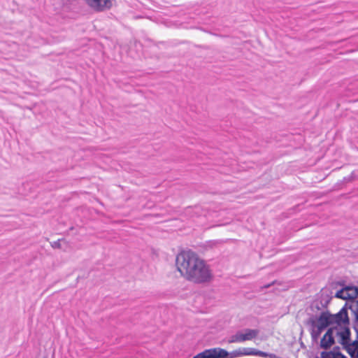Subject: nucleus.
<instances>
[{
	"instance_id": "f257e3e1",
	"label": "nucleus",
	"mask_w": 358,
	"mask_h": 358,
	"mask_svg": "<svg viewBox=\"0 0 358 358\" xmlns=\"http://www.w3.org/2000/svg\"><path fill=\"white\" fill-rule=\"evenodd\" d=\"M176 264L180 275L188 281L202 284L213 279L209 266L191 250H183L178 253Z\"/></svg>"
},
{
	"instance_id": "f03ea898",
	"label": "nucleus",
	"mask_w": 358,
	"mask_h": 358,
	"mask_svg": "<svg viewBox=\"0 0 358 358\" xmlns=\"http://www.w3.org/2000/svg\"><path fill=\"white\" fill-rule=\"evenodd\" d=\"M350 324H345L342 326H333L331 329L336 341L342 346L344 350L351 349L350 346L353 343L351 339V331L349 327Z\"/></svg>"
},
{
	"instance_id": "7ed1b4c3",
	"label": "nucleus",
	"mask_w": 358,
	"mask_h": 358,
	"mask_svg": "<svg viewBox=\"0 0 358 358\" xmlns=\"http://www.w3.org/2000/svg\"><path fill=\"white\" fill-rule=\"evenodd\" d=\"M258 329H245L243 331H237L234 335L231 336L229 339V343H242L246 341H251L259 335Z\"/></svg>"
},
{
	"instance_id": "20e7f679",
	"label": "nucleus",
	"mask_w": 358,
	"mask_h": 358,
	"mask_svg": "<svg viewBox=\"0 0 358 358\" xmlns=\"http://www.w3.org/2000/svg\"><path fill=\"white\" fill-rule=\"evenodd\" d=\"M348 303H345V306L336 314L329 313V317L331 321V325L342 326L350 324V319L348 315Z\"/></svg>"
},
{
	"instance_id": "39448f33",
	"label": "nucleus",
	"mask_w": 358,
	"mask_h": 358,
	"mask_svg": "<svg viewBox=\"0 0 358 358\" xmlns=\"http://www.w3.org/2000/svg\"><path fill=\"white\" fill-rule=\"evenodd\" d=\"M229 352L222 348H215L203 350L193 358H227Z\"/></svg>"
},
{
	"instance_id": "423d86ee",
	"label": "nucleus",
	"mask_w": 358,
	"mask_h": 358,
	"mask_svg": "<svg viewBox=\"0 0 358 358\" xmlns=\"http://www.w3.org/2000/svg\"><path fill=\"white\" fill-rule=\"evenodd\" d=\"M86 3L96 11H103L112 6L110 0H85Z\"/></svg>"
},
{
	"instance_id": "0eeeda50",
	"label": "nucleus",
	"mask_w": 358,
	"mask_h": 358,
	"mask_svg": "<svg viewBox=\"0 0 358 358\" xmlns=\"http://www.w3.org/2000/svg\"><path fill=\"white\" fill-rule=\"evenodd\" d=\"M336 340L334 338V335L333 334V330L331 328H329L326 333L324 334L322 338L320 340V347L324 350H328L331 348V346L335 344Z\"/></svg>"
},
{
	"instance_id": "6e6552de",
	"label": "nucleus",
	"mask_w": 358,
	"mask_h": 358,
	"mask_svg": "<svg viewBox=\"0 0 358 358\" xmlns=\"http://www.w3.org/2000/svg\"><path fill=\"white\" fill-rule=\"evenodd\" d=\"M308 324L310 325V334L312 341L317 342L324 329L315 324V319L313 318H310L308 320Z\"/></svg>"
},
{
	"instance_id": "1a4fd4ad",
	"label": "nucleus",
	"mask_w": 358,
	"mask_h": 358,
	"mask_svg": "<svg viewBox=\"0 0 358 358\" xmlns=\"http://www.w3.org/2000/svg\"><path fill=\"white\" fill-rule=\"evenodd\" d=\"M315 323L324 328V329L329 326L331 325V321L329 317V312H322L317 319L315 320Z\"/></svg>"
},
{
	"instance_id": "9d476101",
	"label": "nucleus",
	"mask_w": 358,
	"mask_h": 358,
	"mask_svg": "<svg viewBox=\"0 0 358 358\" xmlns=\"http://www.w3.org/2000/svg\"><path fill=\"white\" fill-rule=\"evenodd\" d=\"M348 308L352 311L354 315V323H355V329L358 332V299L357 301H348Z\"/></svg>"
},
{
	"instance_id": "9b49d317",
	"label": "nucleus",
	"mask_w": 358,
	"mask_h": 358,
	"mask_svg": "<svg viewBox=\"0 0 358 358\" xmlns=\"http://www.w3.org/2000/svg\"><path fill=\"white\" fill-rule=\"evenodd\" d=\"M345 290H346L345 298H348V301H357L358 296V287L355 286H345Z\"/></svg>"
},
{
	"instance_id": "f8f14e48",
	"label": "nucleus",
	"mask_w": 358,
	"mask_h": 358,
	"mask_svg": "<svg viewBox=\"0 0 358 358\" xmlns=\"http://www.w3.org/2000/svg\"><path fill=\"white\" fill-rule=\"evenodd\" d=\"M350 348V350H346L347 353L350 356L351 358H358V332L357 334V338L353 341Z\"/></svg>"
},
{
	"instance_id": "ddd939ff",
	"label": "nucleus",
	"mask_w": 358,
	"mask_h": 358,
	"mask_svg": "<svg viewBox=\"0 0 358 358\" xmlns=\"http://www.w3.org/2000/svg\"><path fill=\"white\" fill-rule=\"evenodd\" d=\"M248 348H239L238 350H234L231 352H229L227 358H235L243 355H248Z\"/></svg>"
},
{
	"instance_id": "4468645a",
	"label": "nucleus",
	"mask_w": 358,
	"mask_h": 358,
	"mask_svg": "<svg viewBox=\"0 0 358 358\" xmlns=\"http://www.w3.org/2000/svg\"><path fill=\"white\" fill-rule=\"evenodd\" d=\"M336 350H339L338 347L334 348L333 351H324L321 352V358H336L337 355L341 354L340 352H336Z\"/></svg>"
},
{
	"instance_id": "2eb2a0df",
	"label": "nucleus",
	"mask_w": 358,
	"mask_h": 358,
	"mask_svg": "<svg viewBox=\"0 0 358 358\" xmlns=\"http://www.w3.org/2000/svg\"><path fill=\"white\" fill-rule=\"evenodd\" d=\"M247 350H248V355H258L262 357H267L268 356L267 352L260 351L255 348H248Z\"/></svg>"
},
{
	"instance_id": "dca6fc26",
	"label": "nucleus",
	"mask_w": 358,
	"mask_h": 358,
	"mask_svg": "<svg viewBox=\"0 0 358 358\" xmlns=\"http://www.w3.org/2000/svg\"><path fill=\"white\" fill-rule=\"evenodd\" d=\"M346 290H345V287H343V289L338 290L336 294H335V297L336 298H339V299H345V300H348V298H345L346 296V294H345V292Z\"/></svg>"
},
{
	"instance_id": "f3484780",
	"label": "nucleus",
	"mask_w": 358,
	"mask_h": 358,
	"mask_svg": "<svg viewBox=\"0 0 358 358\" xmlns=\"http://www.w3.org/2000/svg\"><path fill=\"white\" fill-rule=\"evenodd\" d=\"M51 245L53 248H61L62 246L60 243V240L54 241L53 243H51Z\"/></svg>"
},
{
	"instance_id": "a211bd4d",
	"label": "nucleus",
	"mask_w": 358,
	"mask_h": 358,
	"mask_svg": "<svg viewBox=\"0 0 358 358\" xmlns=\"http://www.w3.org/2000/svg\"><path fill=\"white\" fill-rule=\"evenodd\" d=\"M267 357H268V358H276L277 357H276V355L275 354H269V353H268Z\"/></svg>"
},
{
	"instance_id": "6ab92c4d",
	"label": "nucleus",
	"mask_w": 358,
	"mask_h": 358,
	"mask_svg": "<svg viewBox=\"0 0 358 358\" xmlns=\"http://www.w3.org/2000/svg\"><path fill=\"white\" fill-rule=\"evenodd\" d=\"M336 358H347V357H345V355H343V354L341 353L337 355Z\"/></svg>"
},
{
	"instance_id": "aec40b11",
	"label": "nucleus",
	"mask_w": 358,
	"mask_h": 358,
	"mask_svg": "<svg viewBox=\"0 0 358 358\" xmlns=\"http://www.w3.org/2000/svg\"><path fill=\"white\" fill-rule=\"evenodd\" d=\"M273 284V282H272L271 284H268V285H264V288H268Z\"/></svg>"
}]
</instances>
